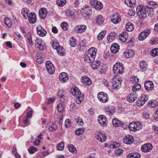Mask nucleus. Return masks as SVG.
Returning a JSON list of instances; mask_svg holds the SVG:
<instances>
[{
  "label": "nucleus",
  "instance_id": "nucleus-1",
  "mask_svg": "<svg viewBox=\"0 0 158 158\" xmlns=\"http://www.w3.org/2000/svg\"><path fill=\"white\" fill-rule=\"evenodd\" d=\"M97 52V50L94 47L89 49L85 55V60L88 62L90 63L94 60Z\"/></svg>",
  "mask_w": 158,
  "mask_h": 158
},
{
  "label": "nucleus",
  "instance_id": "nucleus-2",
  "mask_svg": "<svg viewBox=\"0 0 158 158\" xmlns=\"http://www.w3.org/2000/svg\"><path fill=\"white\" fill-rule=\"evenodd\" d=\"M148 10V8H145L143 6H138L136 8L137 14L140 18L144 19L147 16L146 11Z\"/></svg>",
  "mask_w": 158,
  "mask_h": 158
},
{
  "label": "nucleus",
  "instance_id": "nucleus-3",
  "mask_svg": "<svg viewBox=\"0 0 158 158\" xmlns=\"http://www.w3.org/2000/svg\"><path fill=\"white\" fill-rule=\"evenodd\" d=\"M113 71L117 75L122 74L124 71V67L122 64L116 63L113 66Z\"/></svg>",
  "mask_w": 158,
  "mask_h": 158
},
{
  "label": "nucleus",
  "instance_id": "nucleus-4",
  "mask_svg": "<svg viewBox=\"0 0 158 158\" xmlns=\"http://www.w3.org/2000/svg\"><path fill=\"white\" fill-rule=\"evenodd\" d=\"M142 127V125L140 122H135L130 123L129 128L130 130L133 131H135L141 129Z\"/></svg>",
  "mask_w": 158,
  "mask_h": 158
},
{
  "label": "nucleus",
  "instance_id": "nucleus-5",
  "mask_svg": "<svg viewBox=\"0 0 158 158\" xmlns=\"http://www.w3.org/2000/svg\"><path fill=\"white\" fill-rule=\"evenodd\" d=\"M81 13L83 16L85 18H89L91 15V7L89 6L84 7L81 10Z\"/></svg>",
  "mask_w": 158,
  "mask_h": 158
},
{
  "label": "nucleus",
  "instance_id": "nucleus-6",
  "mask_svg": "<svg viewBox=\"0 0 158 158\" xmlns=\"http://www.w3.org/2000/svg\"><path fill=\"white\" fill-rule=\"evenodd\" d=\"M90 4L92 7L98 10L102 9L103 7L101 2L98 0H90Z\"/></svg>",
  "mask_w": 158,
  "mask_h": 158
},
{
  "label": "nucleus",
  "instance_id": "nucleus-7",
  "mask_svg": "<svg viewBox=\"0 0 158 158\" xmlns=\"http://www.w3.org/2000/svg\"><path fill=\"white\" fill-rule=\"evenodd\" d=\"M57 95L59 100L62 102H64L67 98V93L63 89L58 91Z\"/></svg>",
  "mask_w": 158,
  "mask_h": 158
},
{
  "label": "nucleus",
  "instance_id": "nucleus-8",
  "mask_svg": "<svg viewBox=\"0 0 158 158\" xmlns=\"http://www.w3.org/2000/svg\"><path fill=\"white\" fill-rule=\"evenodd\" d=\"M150 32V29H145L138 36L139 40L141 41L143 40L147 37Z\"/></svg>",
  "mask_w": 158,
  "mask_h": 158
},
{
  "label": "nucleus",
  "instance_id": "nucleus-9",
  "mask_svg": "<svg viewBox=\"0 0 158 158\" xmlns=\"http://www.w3.org/2000/svg\"><path fill=\"white\" fill-rule=\"evenodd\" d=\"M148 100V96L145 94L143 95L140 98H138L137 105L139 106H142Z\"/></svg>",
  "mask_w": 158,
  "mask_h": 158
},
{
  "label": "nucleus",
  "instance_id": "nucleus-10",
  "mask_svg": "<svg viewBox=\"0 0 158 158\" xmlns=\"http://www.w3.org/2000/svg\"><path fill=\"white\" fill-rule=\"evenodd\" d=\"M98 98L99 100L103 103L107 102L108 100L107 94L103 92L99 93L98 94Z\"/></svg>",
  "mask_w": 158,
  "mask_h": 158
},
{
  "label": "nucleus",
  "instance_id": "nucleus-11",
  "mask_svg": "<svg viewBox=\"0 0 158 158\" xmlns=\"http://www.w3.org/2000/svg\"><path fill=\"white\" fill-rule=\"evenodd\" d=\"M46 69L48 73L50 74H53L55 71V68L53 65L50 62L48 61L46 63Z\"/></svg>",
  "mask_w": 158,
  "mask_h": 158
},
{
  "label": "nucleus",
  "instance_id": "nucleus-12",
  "mask_svg": "<svg viewBox=\"0 0 158 158\" xmlns=\"http://www.w3.org/2000/svg\"><path fill=\"white\" fill-rule=\"evenodd\" d=\"M98 121L99 124L102 127H105L106 125V118L104 115H100L98 118Z\"/></svg>",
  "mask_w": 158,
  "mask_h": 158
},
{
  "label": "nucleus",
  "instance_id": "nucleus-13",
  "mask_svg": "<svg viewBox=\"0 0 158 158\" xmlns=\"http://www.w3.org/2000/svg\"><path fill=\"white\" fill-rule=\"evenodd\" d=\"M138 97V94L135 92H132L127 97V100L130 102H132L137 98Z\"/></svg>",
  "mask_w": 158,
  "mask_h": 158
},
{
  "label": "nucleus",
  "instance_id": "nucleus-14",
  "mask_svg": "<svg viewBox=\"0 0 158 158\" xmlns=\"http://www.w3.org/2000/svg\"><path fill=\"white\" fill-rule=\"evenodd\" d=\"M152 149V146L149 143L145 144L141 148L142 151L147 152L150 151Z\"/></svg>",
  "mask_w": 158,
  "mask_h": 158
},
{
  "label": "nucleus",
  "instance_id": "nucleus-15",
  "mask_svg": "<svg viewBox=\"0 0 158 158\" xmlns=\"http://www.w3.org/2000/svg\"><path fill=\"white\" fill-rule=\"evenodd\" d=\"M95 137L98 140L102 142H105L106 139V134L102 132H99Z\"/></svg>",
  "mask_w": 158,
  "mask_h": 158
},
{
  "label": "nucleus",
  "instance_id": "nucleus-16",
  "mask_svg": "<svg viewBox=\"0 0 158 158\" xmlns=\"http://www.w3.org/2000/svg\"><path fill=\"white\" fill-rule=\"evenodd\" d=\"M59 77L60 81L62 83H64L69 79L68 74L65 72L62 73L60 74Z\"/></svg>",
  "mask_w": 158,
  "mask_h": 158
},
{
  "label": "nucleus",
  "instance_id": "nucleus-17",
  "mask_svg": "<svg viewBox=\"0 0 158 158\" xmlns=\"http://www.w3.org/2000/svg\"><path fill=\"white\" fill-rule=\"evenodd\" d=\"M35 45L40 50H43L44 49V45L43 44V42L40 38H36L35 40Z\"/></svg>",
  "mask_w": 158,
  "mask_h": 158
},
{
  "label": "nucleus",
  "instance_id": "nucleus-18",
  "mask_svg": "<svg viewBox=\"0 0 158 158\" xmlns=\"http://www.w3.org/2000/svg\"><path fill=\"white\" fill-rule=\"evenodd\" d=\"M122 81L119 79L114 80L112 82V87L115 89H118L121 86Z\"/></svg>",
  "mask_w": 158,
  "mask_h": 158
},
{
  "label": "nucleus",
  "instance_id": "nucleus-19",
  "mask_svg": "<svg viewBox=\"0 0 158 158\" xmlns=\"http://www.w3.org/2000/svg\"><path fill=\"white\" fill-rule=\"evenodd\" d=\"M36 29L38 34L41 36H44L47 34L46 30L43 29L41 26H38Z\"/></svg>",
  "mask_w": 158,
  "mask_h": 158
},
{
  "label": "nucleus",
  "instance_id": "nucleus-20",
  "mask_svg": "<svg viewBox=\"0 0 158 158\" xmlns=\"http://www.w3.org/2000/svg\"><path fill=\"white\" fill-rule=\"evenodd\" d=\"M144 87L147 90H151L153 88V84L151 81H147L144 83Z\"/></svg>",
  "mask_w": 158,
  "mask_h": 158
},
{
  "label": "nucleus",
  "instance_id": "nucleus-21",
  "mask_svg": "<svg viewBox=\"0 0 158 158\" xmlns=\"http://www.w3.org/2000/svg\"><path fill=\"white\" fill-rule=\"evenodd\" d=\"M28 19L29 22L31 23H35L36 21V14L34 12L30 13L28 17Z\"/></svg>",
  "mask_w": 158,
  "mask_h": 158
},
{
  "label": "nucleus",
  "instance_id": "nucleus-22",
  "mask_svg": "<svg viewBox=\"0 0 158 158\" xmlns=\"http://www.w3.org/2000/svg\"><path fill=\"white\" fill-rule=\"evenodd\" d=\"M46 127L50 131H53L57 129V126L56 123L52 122H50L48 123Z\"/></svg>",
  "mask_w": 158,
  "mask_h": 158
},
{
  "label": "nucleus",
  "instance_id": "nucleus-23",
  "mask_svg": "<svg viewBox=\"0 0 158 158\" xmlns=\"http://www.w3.org/2000/svg\"><path fill=\"white\" fill-rule=\"evenodd\" d=\"M48 13L47 9L45 8H42L39 10V15L41 19H44Z\"/></svg>",
  "mask_w": 158,
  "mask_h": 158
},
{
  "label": "nucleus",
  "instance_id": "nucleus-24",
  "mask_svg": "<svg viewBox=\"0 0 158 158\" xmlns=\"http://www.w3.org/2000/svg\"><path fill=\"white\" fill-rule=\"evenodd\" d=\"M81 82L86 85L89 86L92 84V81L90 78L86 76L82 77Z\"/></svg>",
  "mask_w": 158,
  "mask_h": 158
},
{
  "label": "nucleus",
  "instance_id": "nucleus-25",
  "mask_svg": "<svg viewBox=\"0 0 158 158\" xmlns=\"http://www.w3.org/2000/svg\"><path fill=\"white\" fill-rule=\"evenodd\" d=\"M105 112L106 114L110 116H111L115 112V109L111 106H106L105 108Z\"/></svg>",
  "mask_w": 158,
  "mask_h": 158
},
{
  "label": "nucleus",
  "instance_id": "nucleus-26",
  "mask_svg": "<svg viewBox=\"0 0 158 158\" xmlns=\"http://www.w3.org/2000/svg\"><path fill=\"white\" fill-rule=\"evenodd\" d=\"M121 20V18L118 14L113 15L111 17V21L114 24L118 23Z\"/></svg>",
  "mask_w": 158,
  "mask_h": 158
},
{
  "label": "nucleus",
  "instance_id": "nucleus-27",
  "mask_svg": "<svg viewBox=\"0 0 158 158\" xmlns=\"http://www.w3.org/2000/svg\"><path fill=\"white\" fill-rule=\"evenodd\" d=\"M86 28V26L85 25L77 26L75 28V30L77 33H81L84 32Z\"/></svg>",
  "mask_w": 158,
  "mask_h": 158
},
{
  "label": "nucleus",
  "instance_id": "nucleus-28",
  "mask_svg": "<svg viewBox=\"0 0 158 158\" xmlns=\"http://www.w3.org/2000/svg\"><path fill=\"white\" fill-rule=\"evenodd\" d=\"M110 49L112 53H115L118 51L119 49V47L117 44L114 43L111 45Z\"/></svg>",
  "mask_w": 158,
  "mask_h": 158
},
{
  "label": "nucleus",
  "instance_id": "nucleus-29",
  "mask_svg": "<svg viewBox=\"0 0 158 158\" xmlns=\"http://www.w3.org/2000/svg\"><path fill=\"white\" fill-rule=\"evenodd\" d=\"M123 141L124 143L127 144H130L133 142L134 140L133 137L131 136L127 135L126 136Z\"/></svg>",
  "mask_w": 158,
  "mask_h": 158
},
{
  "label": "nucleus",
  "instance_id": "nucleus-30",
  "mask_svg": "<svg viewBox=\"0 0 158 158\" xmlns=\"http://www.w3.org/2000/svg\"><path fill=\"white\" fill-rule=\"evenodd\" d=\"M128 35L127 32H125L121 33L119 37V40L123 43L125 42L128 40Z\"/></svg>",
  "mask_w": 158,
  "mask_h": 158
},
{
  "label": "nucleus",
  "instance_id": "nucleus-31",
  "mask_svg": "<svg viewBox=\"0 0 158 158\" xmlns=\"http://www.w3.org/2000/svg\"><path fill=\"white\" fill-rule=\"evenodd\" d=\"M71 92L73 95L76 97L82 95L78 88L77 87L71 89Z\"/></svg>",
  "mask_w": 158,
  "mask_h": 158
},
{
  "label": "nucleus",
  "instance_id": "nucleus-32",
  "mask_svg": "<svg viewBox=\"0 0 158 158\" xmlns=\"http://www.w3.org/2000/svg\"><path fill=\"white\" fill-rule=\"evenodd\" d=\"M100 61L98 60L92 61L90 63L91 66L93 69H96L99 67L100 64Z\"/></svg>",
  "mask_w": 158,
  "mask_h": 158
},
{
  "label": "nucleus",
  "instance_id": "nucleus-33",
  "mask_svg": "<svg viewBox=\"0 0 158 158\" xmlns=\"http://www.w3.org/2000/svg\"><path fill=\"white\" fill-rule=\"evenodd\" d=\"M125 3L128 6L132 7L135 6L136 1L135 0H125Z\"/></svg>",
  "mask_w": 158,
  "mask_h": 158
},
{
  "label": "nucleus",
  "instance_id": "nucleus-34",
  "mask_svg": "<svg viewBox=\"0 0 158 158\" xmlns=\"http://www.w3.org/2000/svg\"><path fill=\"white\" fill-rule=\"evenodd\" d=\"M134 55V52L133 50H129L127 52H124V56L127 58H130L132 57Z\"/></svg>",
  "mask_w": 158,
  "mask_h": 158
},
{
  "label": "nucleus",
  "instance_id": "nucleus-35",
  "mask_svg": "<svg viewBox=\"0 0 158 158\" xmlns=\"http://www.w3.org/2000/svg\"><path fill=\"white\" fill-rule=\"evenodd\" d=\"M127 157V158H140V155L137 152H132L128 154Z\"/></svg>",
  "mask_w": 158,
  "mask_h": 158
},
{
  "label": "nucleus",
  "instance_id": "nucleus-36",
  "mask_svg": "<svg viewBox=\"0 0 158 158\" xmlns=\"http://www.w3.org/2000/svg\"><path fill=\"white\" fill-rule=\"evenodd\" d=\"M140 68V69L144 71L147 68V64L146 61L144 60L141 61L139 63Z\"/></svg>",
  "mask_w": 158,
  "mask_h": 158
},
{
  "label": "nucleus",
  "instance_id": "nucleus-37",
  "mask_svg": "<svg viewBox=\"0 0 158 158\" xmlns=\"http://www.w3.org/2000/svg\"><path fill=\"white\" fill-rule=\"evenodd\" d=\"M112 123L113 126L115 127H118L121 126L122 123L116 118H114L113 119Z\"/></svg>",
  "mask_w": 158,
  "mask_h": 158
},
{
  "label": "nucleus",
  "instance_id": "nucleus-38",
  "mask_svg": "<svg viewBox=\"0 0 158 158\" xmlns=\"http://www.w3.org/2000/svg\"><path fill=\"white\" fill-rule=\"evenodd\" d=\"M126 28L127 31H131L134 29V26L132 23L128 22L126 24Z\"/></svg>",
  "mask_w": 158,
  "mask_h": 158
},
{
  "label": "nucleus",
  "instance_id": "nucleus-39",
  "mask_svg": "<svg viewBox=\"0 0 158 158\" xmlns=\"http://www.w3.org/2000/svg\"><path fill=\"white\" fill-rule=\"evenodd\" d=\"M65 14L66 16L69 18L73 19L74 17L73 12L69 9H67L66 10Z\"/></svg>",
  "mask_w": 158,
  "mask_h": 158
},
{
  "label": "nucleus",
  "instance_id": "nucleus-40",
  "mask_svg": "<svg viewBox=\"0 0 158 158\" xmlns=\"http://www.w3.org/2000/svg\"><path fill=\"white\" fill-rule=\"evenodd\" d=\"M57 50V53L61 56H64L65 54V53L64 52V49L62 46H59L56 49Z\"/></svg>",
  "mask_w": 158,
  "mask_h": 158
},
{
  "label": "nucleus",
  "instance_id": "nucleus-41",
  "mask_svg": "<svg viewBox=\"0 0 158 158\" xmlns=\"http://www.w3.org/2000/svg\"><path fill=\"white\" fill-rule=\"evenodd\" d=\"M22 13L23 17L26 19L29 14V11L27 8H23L22 10Z\"/></svg>",
  "mask_w": 158,
  "mask_h": 158
},
{
  "label": "nucleus",
  "instance_id": "nucleus-42",
  "mask_svg": "<svg viewBox=\"0 0 158 158\" xmlns=\"http://www.w3.org/2000/svg\"><path fill=\"white\" fill-rule=\"evenodd\" d=\"M104 20V19L103 18L102 16L101 15H99L98 16L96 19V22L99 24L102 23Z\"/></svg>",
  "mask_w": 158,
  "mask_h": 158
},
{
  "label": "nucleus",
  "instance_id": "nucleus-43",
  "mask_svg": "<svg viewBox=\"0 0 158 158\" xmlns=\"http://www.w3.org/2000/svg\"><path fill=\"white\" fill-rule=\"evenodd\" d=\"M84 130L85 129L83 128H78L76 131L75 134L77 135L82 134L84 133Z\"/></svg>",
  "mask_w": 158,
  "mask_h": 158
},
{
  "label": "nucleus",
  "instance_id": "nucleus-44",
  "mask_svg": "<svg viewBox=\"0 0 158 158\" xmlns=\"http://www.w3.org/2000/svg\"><path fill=\"white\" fill-rule=\"evenodd\" d=\"M76 40L74 37H72L69 40L70 45L72 47H74L76 45Z\"/></svg>",
  "mask_w": 158,
  "mask_h": 158
},
{
  "label": "nucleus",
  "instance_id": "nucleus-45",
  "mask_svg": "<svg viewBox=\"0 0 158 158\" xmlns=\"http://www.w3.org/2000/svg\"><path fill=\"white\" fill-rule=\"evenodd\" d=\"M66 3V0H56L57 4L60 6H62L65 5Z\"/></svg>",
  "mask_w": 158,
  "mask_h": 158
},
{
  "label": "nucleus",
  "instance_id": "nucleus-46",
  "mask_svg": "<svg viewBox=\"0 0 158 158\" xmlns=\"http://www.w3.org/2000/svg\"><path fill=\"white\" fill-rule=\"evenodd\" d=\"M106 33V31H102L100 32L98 36V40H101L104 37Z\"/></svg>",
  "mask_w": 158,
  "mask_h": 158
},
{
  "label": "nucleus",
  "instance_id": "nucleus-47",
  "mask_svg": "<svg viewBox=\"0 0 158 158\" xmlns=\"http://www.w3.org/2000/svg\"><path fill=\"white\" fill-rule=\"evenodd\" d=\"M141 85L138 83L135 84L133 86L132 90L133 92H135L141 88Z\"/></svg>",
  "mask_w": 158,
  "mask_h": 158
},
{
  "label": "nucleus",
  "instance_id": "nucleus-48",
  "mask_svg": "<svg viewBox=\"0 0 158 158\" xmlns=\"http://www.w3.org/2000/svg\"><path fill=\"white\" fill-rule=\"evenodd\" d=\"M151 55L154 56L158 55V48H155L152 49L150 52Z\"/></svg>",
  "mask_w": 158,
  "mask_h": 158
},
{
  "label": "nucleus",
  "instance_id": "nucleus-49",
  "mask_svg": "<svg viewBox=\"0 0 158 158\" xmlns=\"http://www.w3.org/2000/svg\"><path fill=\"white\" fill-rule=\"evenodd\" d=\"M56 108L58 111L60 113H61L64 109L62 104L61 103H59L57 105Z\"/></svg>",
  "mask_w": 158,
  "mask_h": 158
},
{
  "label": "nucleus",
  "instance_id": "nucleus-50",
  "mask_svg": "<svg viewBox=\"0 0 158 158\" xmlns=\"http://www.w3.org/2000/svg\"><path fill=\"white\" fill-rule=\"evenodd\" d=\"M156 5L157 4L153 2H150L149 5L147 6L146 7L148 9V10L149 9L150 10H152L153 8V7Z\"/></svg>",
  "mask_w": 158,
  "mask_h": 158
},
{
  "label": "nucleus",
  "instance_id": "nucleus-51",
  "mask_svg": "<svg viewBox=\"0 0 158 158\" xmlns=\"http://www.w3.org/2000/svg\"><path fill=\"white\" fill-rule=\"evenodd\" d=\"M4 21L5 24L8 27H10L12 26V24L10 22V19L8 18H5L4 19Z\"/></svg>",
  "mask_w": 158,
  "mask_h": 158
},
{
  "label": "nucleus",
  "instance_id": "nucleus-52",
  "mask_svg": "<svg viewBox=\"0 0 158 158\" xmlns=\"http://www.w3.org/2000/svg\"><path fill=\"white\" fill-rule=\"evenodd\" d=\"M28 151L30 154H32L37 151V149L36 148L32 146L29 148Z\"/></svg>",
  "mask_w": 158,
  "mask_h": 158
},
{
  "label": "nucleus",
  "instance_id": "nucleus-53",
  "mask_svg": "<svg viewBox=\"0 0 158 158\" xmlns=\"http://www.w3.org/2000/svg\"><path fill=\"white\" fill-rule=\"evenodd\" d=\"M52 46L53 49H56L60 46L59 43L56 41L53 40L52 41Z\"/></svg>",
  "mask_w": 158,
  "mask_h": 158
},
{
  "label": "nucleus",
  "instance_id": "nucleus-54",
  "mask_svg": "<svg viewBox=\"0 0 158 158\" xmlns=\"http://www.w3.org/2000/svg\"><path fill=\"white\" fill-rule=\"evenodd\" d=\"M148 106H150L151 107H154L157 106L158 104H157V102L156 101H151L148 102Z\"/></svg>",
  "mask_w": 158,
  "mask_h": 158
},
{
  "label": "nucleus",
  "instance_id": "nucleus-55",
  "mask_svg": "<svg viewBox=\"0 0 158 158\" xmlns=\"http://www.w3.org/2000/svg\"><path fill=\"white\" fill-rule=\"evenodd\" d=\"M68 149L69 151L71 152L74 153L76 151V149L74 146L72 144H70L68 146Z\"/></svg>",
  "mask_w": 158,
  "mask_h": 158
},
{
  "label": "nucleus",
  "instance_id": "nucleus-56",
  "mask_svg": "<svg viewBox=\"0 0 158 158\" xmlns=\"http://www.w3.org/2000/svg\"><path fill=\"white\" fill-rule=\"evenodd\" d=\"M27 36L28 42L29 44L31 45H32V42L31 39V33L30 32H28Z\"/></svg>",
  "mask_w": 158,
  "mask_h": 158
},
{
  "label": "nucleus",
  "instance_id": "nucleus-57",
  "mask_svg": "<svg viewBox=\"0 0 158 158\" xmlns=\"http://www.w3.org/2000/svg\"><path fill=\"white\" fill-rule=\"evenodd\" d=\"M64 147V143L63 142H61L57 145V149L59 150H63Z\"/></svg>",
  "mask_w": 158,
  "mask_h": 158
},
{
  "label": "nucleus",
  "instance_id": "nucleus-58",
  "mask_svg": "<svg viewBox=\"0 0 158 158\" xmlns=\"http://www.w3.org/2000/svg\"><path fill=\"white\" fill-rule=\"evenodd\" d=\"M76 97L77 98L76 100V102L78 104H80L83 99V95Z\"/></svg>",
  "mask_w": 158,
  "mask_h": 158
},
{
  "label": "nucleus",
  "instance_id": "nucleus-59",
  "mask_svg": "<svg viewBox=\"0 0 158 158\" xmlns=\"http://www.w3.org/2000/svg\"><path fill=\"white\" fill-rule=\"evenodd\" d=\"M71 122L69 119H66L65 122V127L67 128L71 126Z\"/></svg>",
  "mask_w": 158,
  "mask_h": 158
},
{
  "label": "nucleus",
  "instance_id": "nucleus-60",
  "mask_svg": "<svg viewBox=\"0 0 158 158\" xmlns=\"http://www.w3.org/2000/svg\"><path fill=\"white\" fill-rule=\"evenodd\" d=\"M111 146L113 148H116L120 146V144L118 142H114L113 143Z\"/></svg>",
  "mask_w": 158,
  "mask_h": 158
},
{
  "label": "nucleus",
  "instance_id": "nucleus-61",
  "mask_svg": "<svg viewBox=\"0 0 158 158\" xmlns=\"http://www.w3.org/2000/svg\"><path fill=\"white\" fill-rule=\"evenodd\" d=\"M153 9L152 10H150L149 9L148 10L146 11V14H147L150 17L152 16L154 14V12L153 11Z\"/></svg>",
  "mask_w": 158,
  "mask_h": 158
},
{
  "label": "nucleus",
  "instance_id": "nucleus-62",
  "mask_svg": "<svg viewBox=\"0 0 158 158\" xmlns=\"http://www.w3.org/2000/svg\"><path fill=\"white\" fill-rule=\"evenodd\" d=\"M68 24L65 22H63L61 24V26L62 28L64 30H66L67 29V26Z\"/></svg>",
  "mask_w": 158,
  "mask_h": 158
},
{
  "label": "nucleus",
  "instance_id": "nucleus-63",
  "mask_svg": "<svg viewBox=\"0 0 158 158\" xmlns=\"http://www.w3.org/2000/svg\"><path fill=\"white\" fill-rule=\"evenodd\" d=\"M131 81L133 83L134 82H138L139 79L137 77L134 76L131 77Z\"/></svg>",
  "mask_w": 158,
  "mask_h": 158
},
{
  "label": "nucleus",
  "instance_id": "nucleus-64",
  "mask_svg": "<svg viewBox=\"0 0 158 158\" xmlns=\"http://www.w3.org/2000/svg\"><path fill=\"white\" fill-rule=\"evenodd\" d=\"M134 38H130L127 40V43H129L130 45H132L134 44Z\"/></svg>",
  "mask_w": 158,
  "mask_h": 158
}]
</instances>
